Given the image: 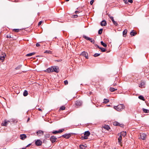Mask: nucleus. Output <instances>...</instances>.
Instances as JSON below:
<instances>
[{"label":"nucleus","mask_w":149,"mask_h":149,"mask_svg":"<svg viewBox=\"0 0 149 149\" xmlns=\"http://www.w3.org/2000/svg\"><path fill=\"white\" fill-rule=\"evenodd\" d=\"M19 29H14L13 31L16 32H18L19 31Z\"/></svg>","instance_id":"obj_42"},{"label":"nucleus","mask_w":149,"mask_h":149,"mask_svg":"<svg viewBox=\"0 0 149 149\" xmlns=\"http://www.w3.org/2000/svg\"><path fill=\"white\" fill-rule=\"evenodd\" d=\"M72 45H74V46H75V45H74V44H75V43L74 42V43H73V42H72Z\"/></svg>","instance_id":"obj_61"},{"label":"nucleus","mask_w":149,"mask_h":149,"mask_svg":"<svg viewBox=\"0 0 149 149\" xmlns=\"http://www.w3.org/2000/svg\"><path fill=\"white\" fill-rule=\"evenodd\" d=\"M113 124L116 126H120V124L117 122L115 121L113 123Z\"/></svg>","instance_id":"obj_22"},{"label":"nucleus","mask_w":149,"mask_h":149,"mask_svg":"<svg viewBox=\"0 0 149 149\" xmlns=\"http://www.w3.org/2000/svg\"><path fill=\"white\" fill-rule=\"evenodd\" d=\"M26 147H25V148H23L22 149H26Z\"/></svg>","instance_id":"obj_63"},{"label":"nucleus","mask_w":149,"mask_h":149,"mask_svg":"<svg viewBox=\"0 0 149 149\" xmlns=\"http://www.w3.org/2000/svg\"><path fill=\"white\" fill-rule=\"evenodd\" d=\"M31 143H30V144H29L28 145H27V146L26 147H26H28L29 146H30L31 145Z\"/></svg>","instance_id":"obj_56"},{"label":"nucleus","mask_w":149,"mask_h":149,"mask_svg":"<svg viewBox=\"0 0 149 149\" xmlns=\"http://www.w3.org/2000/svg\"><path fill=\"white\" fill-rule=\"evenodd\" d=\"M65 130L64 129H59L58 130H54L52 132V133L53 134H56L58 133H61L63 132Z\"/></svg>","instance_id":"obj_6"},{"label":"nucleus","mask_w":149,"mask_h":149,"mask_svg":"<svg viewBox=\"0 0 149 149\" xmlns=\"http://www.w3.org/2000/svg\"><path fill=\"white\" fill-rule=\"evenodd\" d=\"M139 99L143 100V101L145 100L144 97L142 95H140L138 97Z\"/></svg>","instance_id":"obj_34"},{"label":"nucleus","mask_w":149,"mask_h":149,"mask_svg":"<svg viewBox=\"0 0 149 149\" xmlns=\"http://www.w3.org/2000/svg\"><path fill=\"white\" fill-rule=\"evenodd\" d=\"M43 131L41 130L38 131L36 132L37 135L38 136H41L43 135Z\"/></svg>","instance_id":"obj_13"},{"label":"nucleus","mask_w":149,"mask_h":149,"mask_svg":"<svg viewBox=\"0 0 149 149\" xmlns=\"http://www.w3.org/2000/svg\"><path fill=\"white\" fill-rule=\"evenodd\" d=\"M117 90V89H115L113 88L110 87L109 89V90L111 92H114Z\"/></svg>","instance_id":"obj_27"},{"label":"nucleus","mask_w":149,"mask_h":149,"mask_svg":"<svg viewBox=\"0 0 149 149\" xmlns=\"http://www.w3.org/2000/svg\"><path fill=\"white\" fill-rule=\"evenodd\" d=\"M113 108L117 111H120L125 108V106L123 104H120L117 106H114Z\"/></svg>","instance_id":"obj_1"},{"label":"nucleus","mask_w":149,"mask_h":149,"mask_svg":"<svg viewBox=\"0 0 149 149\" xmlns=\"http://www.w3.org/2000/svg\"><path fill=\"white\" fill-rule=\"evenodd\" d=\"M61 136L66 139H69L71 136V134H65L62 135Z\"/></svg>","instance_id":"obj_12"},{"label":"nucleus","mask_w":149,"mask_h":149,"mask_svg":"<svg viewBox=\"0 0 149 149\" xmlns=\"http://www.w3.org/2000/svg\"><path fill=\"white\" fill-rule=\"evenodd\" d=\"M22 66L21 65H19L15 68V69L16 70H19L21 68Z\"/></svg>","instance_id":"obj_41"},{"label":"nucleus","mask_w":149,"mask_h":149,"mask_svg":"<svg viewBox=\"0 0 149 149\" xmlns=\"http://www.w3.org/2000/svg\"><path fill=\"white\" fill-rule=\"evenodd\" d=\"M53 68H54V70H53L54 72H55L56 73H58L59 72V70L58 67L54 66V67H53Z\"/></svg>","instance_id":"obj_17"},{"label":"nucleus","mask_w":149,"mask_h":149,"mask_svg":"<svg viewBox=\"0 0 149 149\" xmlns=\"http://www.w3.org/2000/svg\"><path fill=\"white\" fill-rule=\"evenodd\" d=\"M56 139L57 138L54 136H52L50 138V140L52 143L55 142L56 141Z\"/></svg>","instance_id":"obj_11"},{"label":"nucleus","mask_w":149,"mask_h":149,"mask_svg":"<svg viewBox=\"0 0 149 149\" xmlns=\"http://www.w3.org/2000/svg\"><path fill=\"white\" fill-rule=\"evenodd\" d=\"M146 138V135L144 133L141 134L140 136L139 137V139H142L143 140H145Z\"/></svg>","instance_id":"obj_5"},{"label":"nucleus","mask_w":149,"mask_h":149,"mask_svg":"<svg viewBox=\"0 0 149 149\" xmlns=\"http://www.w3.org/2000/svg\"><path fill=\"white\" fill-rule=\"evenodd\" d=\"M116 83H114L113 84V86H116Z\"/></svg>","instance_id":"obj_58"},{"label":"nucleus","mask_w":149,"mask_h":149,"mask_svg":"<svg viewBox=\"0 0 149 149\" xmlns=\"http://www.w3.org/2000/svg\"><path fill=\"white\" fill-rule=\"evenodd\" d=\"M136 34V33L134 32L133 31H132L130 33V35L132 36H135Z\"/></svg>","instance_id":"obj_25"},{"label":"nucleus","mask_w":149,"mask_h":149,"mask_svg":"<svg viewBox=\"0 0 149 149\" xmlns=\"http://www.w3.org/2000/svg\"><path fill=\"white\" fill-rule=\"evenodd\" d=\"M100 55V54L95 53L93 56L95 57H97Z\"/></svg>","instance_id":"obj_44"},{"label":"nucleus","mask_w":149,"mask_h":149,"mask_svg":"<svg viewBox=\"0 0 149 149\" xmlns=\"http://www.w3.org/2000/svg\"><path fill=\"white\" fill-rule=\"evenodd\" d=\"M2 56H1V60H4V59L5 57V56H6V54L2 52Z\"/></svg>","instance_id":"obj_20"},{"label":"nucleus","mask_w":149,"mask_h":149,"mask_svg":"<svg viewBox=\"0 0 149 149\" xmlns=\"http://www.w3.org/2000/svg\"><path fill=\"white\" fill-rule=\"evenodd\" d=\"M2 56H1V60H4V59L5 57V56H6V54L2 52Z\"/></svg>","instance_id":"obj_21"},{"label":"nucleus","mask_w":149,"mask_h":149,"mask_svg":"<svg viewBox=\"0 0 149 149\" xmlns=\"http://www.w3.org/2000/svg\"><path fill=\"white\" fill-rule=\"evenodd\" d=\"M86 146H85L83 145H80L79 146V148L80 149H85L84 147L86 148Z\"/></svg>","instance_id":"obj_28"},{"label":"nucleus","mask_w":149,"mask_h":149,"mask_svg":"<svg viewBox=\"0 0 149 149\" xmlns=\"http://www.w3.org/2000/svg\"><path fill=\"white\" fill-rule=\"evenodd\" d=\"M144 83L143 82H141L140 84V85L139 86V87H140L141 86L142 87V86L144 85Z\"/></svg>","instance_id":"obj_47"},{"label":"nucleus","mask_w":149,"mask_h":149,"mask_svg":"<svg viewBox=\"0 0 149 149\" xmlns=\"http://www.w3.org/2000/svg\"><path fill=\"white\" fill-rule=\"evenodd\" d=\"M54 70V68H53V67H52L51 68H48L45 71L48 72V73H50L51 72H54V71L53 70Z\"/></svg>","instance_id":"obj_9"},{"label":"nucleus","mask_w":149,"mask_h":149,"mask_svg":"<svg viewBox=\"0 0 149 149\" xmlns=\"http://www.w3.org/2000/svg\"><path fill=\"white\" fill-rule=\"evenodd\" d=\"M98 48H99L102 52H109L111 51V50L109 49L108 50V47H98Z\"/></svg>","instance_id":"obj_4"},{"label":"nucleus","mask_w":149,"mask_h":149,"mask_svg":"<svg viewBox=\"0 0 149 149\" xmlns=\"http://www.w3.org/2000/svg\"><path fill=\"white\" fill-rule=\"evenodd\" d=\"M94 2V0H92L90 2V4L91 5H93Z\"/></svg>","instance_id":"obj_48"},{"label":"nucleus","mask_w":149,"mask_h":149,"mask_svg":"<svg viewBox=\"0 0 149 149\" xmlns=\"http://www.w3.org/2000/svg\"><path fill=\"white\" fill-rule=\"evenodd\" d=\"M42 22V21H40L39 22L38 24V26H39L41 24Z\"/></svg>","instance_id":"obj_49"},{"label":"nucleus","mask_w":149,"mask_h":149,"mask_svg":"<svg viewBox=\"0 0 149 149\" xmlns=\"http://www.w3.org/2000/svg\"><path fill=\"white\" fill-rule=\"evenodd\" d=\"M122 137L121 136V135H120V136H119L118 139V144L119 145H120L121 146H122Z\"/></svg>","instance_id":"obj_14"},{"label":"nucleus","mask_w":149,"mask_h":149,"mask_svg":"<svg viewBox=\"0 0 149 149\" xmlns=\"http://www.w3.org/2000/svg\"><path fill=\"white\" fill-rule=\"evenodd\" d=\"M36 47H39L41 46V44L40 43H37L36 44Z\"/></svg>","instance_id":"obj_46"},{"label":"nucleus","mask_w":149,"mask_h":149,"mask_svg":"<svg viewBox=\"0 0 149 149\" xmlns=\"http://www.w3.org/2000/svg\"><path fill=\"white\" fill-rule=\"evenodd\" d=\"M42 141H40V140H37L36 142H35V144L36 145L39 146H41L42 144Z\"/></svg>","instance_id":"obj_8"},{"label":"nucleus","mask_w":149,"mask_h":149,"mask_svg":"<svg viewBox=\"0 0 149 149\" xmlns=\"http://www.w3.org/2000/svg\"><path fill=\"white\" fill-rule=\"evenodd\" d=\"M28 94V92L26 90H25L23 93V95L24 96H26Z\"/></svg>","instance_id":"obj_31"},{"label":"nucleus","mask_w":149,"mask_h":149,"mask_svg":"<svg viewBox=\"0 0 149 149\" xmlns=\"http://www.w3.org/2000/svg\"><path fill=\"white\" fill-rule=\"evenodd\" d=\"M64 84L65 85H67L68 84V81L67 80H65L64 81Z\"/></svg>","instance_id":"obj_45"},{"label":"nucleus","mask_w":149,"mask_h":149,"mask_svg":"<svg viewBox=\"0 0 149 149\" xmlns=\"http://www.w3.org/2000/svg\"><path fill=\"white\" fill-rule=\"evenodd\" d=\"M94 44L95 45V47H99V46L98 45H97V44H95V43Z\"/></svg>","instance_id":"obj_55"},{"label":"nucleus","mask_w":149,"mask_h":149,"mask_svg":"<svg viewBox=\"0 0 149 149\" xmlns=\"http://www.w3.org/2000/svg\"><path fill=\"white\" fill-rule=\"evenodd\" d=\"M35 52H32L30 53L27 54L26 55V56H30L35 54Z\"/></svg>","instance_id":"obj_24"},{"label":"nucleus","mask_w":149,"mask_h":149,"mask_svg":"<svg viewBox=\"0 0 149 149\" xmlns=\"http://www.w3.org/2000/svg\"><path fill=\"white\" fill-rule=\"evenodd\" d=\"M7 38H11V36H7Z\"/></svg>","instance_id":"obj_59"},{"label":"nucleus","mask_w":149,"mask_h":149,"mask_svg":"<svg viewBox=\"0 0 149 149\" xmlns=\"http://www.w3.org/2000/svg\"><path fill=\"white\" fill-rule=\"evenodd\" d=\"M81 55H82L83 56L85 57V58L86 59L88 58V53L85 51H84L82 52V53L81 54Z\"/></svg>","instance_id":"obj_10"},{"label":"nucleus","mask_w":149,"mask_h":149,"mask_svg":"<svg viewBox=\"0 0 149 149\" xmlns=\"http://www.w3.org/2000/svg\"><path fill=\"white\" fill-rule=\"evenodd\" d=\"M90 134V132L88 131H86L84 133V135L86 136V137H87V136H89Z\"/></svg>","instance_id":"obj_19"},{"label":"nucleus","mask_w":149,"mask_h":149,"mask_svg":"<svg viewBox=\"0 0 149 149\" xmlns=\"http://www.w3.org/2000/svg\"><path fill=\"white\" fill-rule=\"evenodd\" d=\"M50 134H46L45 135V137L46 139L50 137Z\"/></svg>","instance_id":"obj_37"},{"label":"nucleus","mask_w":149,"mask_h":149,"mask_svg":"<svg viewBox=\"0 0 149 149\" xmlns=\"http://www.w3.org/2000/svg\"><path fill=\"white\" fill-rule=\"evenodd\" d=\"M100 25L102 26H105L107 25L106 21L105 20H102L100 23Z\"/></svg>","instance_id":"obj_15"},{"label":"nucleus","mask_w":149,"mask_h":149,"mask_svg":"<svg viewBox=\"0 0 149 149\" xmlns=\"http://www.w3.org/2000/svg\"><path fill=\"white\" fill-rule=\"evenodd\" d=\"M123 125H122V124H120V127H123Z\"/></svg>","instance_id":"obj_62"},{"label":"nucleus","mask_w":149,"mask_h":149,"mask_svg":"<svg viewBox=\"0 0 149 149\" xmlns=\"http://www.w3.org/2000/svg\"><path fill=\"white\" fill-rule=\"evenodd\" d=\"M38 109V110L39 111H42V110L40 108H39Z\"/></svg>","instance_id":"obj_54"},{"label":"nucleus","mask_w":149,"mask_h":149,"mask_svg":"<svg viewBox=\"0 0 149 149\" xmlns=\"http://www.w3.org/2000/svg\"><path fill=\"white\" fill-rule=\"evenodd\" d=\"M81 139L82 140L86 139H88V137H86V136L84 135L83 136L82 135L81 136Z\"/></svg>","instance_id":"obj_30"},{"label":"nucleus","mask_w":149,"mask_h":149,"mask_svg":"<svg viewBox=\"0 0 149 149\" xmlns=\"http://www.w3.org/2000/svg\"><path fill=\"white\" fill-rule=\"evenodd\" d=\"M29 120H30V118L29 117H28L27 119V122H28Z\"/></svg>","instance_id":"obj_57"},{"label":"nucleus","mask_w":149,"mask_h":149,"mask_svg":"<svg viewBox=\"0 0 149 149\" xmlns=\"http://www.w3.org/2000/svg\"><path fill=\"white\" fill-rule=\"evenodd\" d=\"M92 93V92H90V94H91V93Z\"/></svg>","instance_id":"obj_64"},{"label":"nucleus","mask_w":149,"mask_h":149,"mask_svg":"<svg viewBox=\"0 0 149 149\" xmlns=\"http://www.w3.org/2000/svg\"><path fill=\"white\" fill-rule=\"evenodd\" d=\"M127 32V30L126 29H125L123 31V35L124 37H125L126 36Z\"/></svg>","instance_id":"obj_29"},{"label":"nucleus","mask_w":149,"mask_h":149,"mask_svg":"<svg viewBox=\"0 0 149 149\" xmlns=\"http://www.w3.org/2000/svg\"><path fill=\"white\" fill-rule=\"evenodd\" d=\"M65 106H62L59 109L60 110H63L65 109Z\"/></svg>","instance_id":"obj_38"},{"label":"nucleus","mask_w":149,"mask_h":149,"mask_svg":"<svg viewBox=\"0 0 149 149\" xmlns=\"http://www.w3.org/2000/svg\"><path fill=\"white\" fill-rule=\"evenodd\" d=\"M82 104L81 101L77 100L75 102V107L77 108H78L82 105Z\"/></svg>","instance_id":"obj_2"},{"label":"nucleus","mask_w":149,"mask_h":149,"mask_svg":"<svg viewBox=\"0 0 149 149\" xmlns=\"http://www.w3.org/2000/svg\"><path fill=\"white\" fill-rule=\"evenodd\" d=\"M44 53L48 54H52V51L50 50H46L44 52Z\"/></svg>","instance_id":"obj_33"},{"label":"nucleus","mask_w":149,"mask_h":149,"mask_svg":"<svg viewBox=\"0 0 149 149\" xmlns=\"http://www.w3.org/2000/svg\"><path fill=\"white\" fill-rule=\"evenodd\" d=\"M78 17V15H73V17L74 18H77Z\"/></svg>","instance_id":"obj_50"},{"label":"nucleus","mask_w":149,"mask_h":149,"mask_svg":"<svg viewBox=\"0 0 149 149\" xmlns=\"http://www.w3.org/2000/svg\"><path fill=\"white\" fill-rule=\"evenodd\" d=\"M103 29H100L98 31V33L99 34H101L102 33Z\"/></svg>","instance_id":"obj_39"},{"label":"nucleus","mask_w":149,"mask_h":149,"mask_svg":"<svg viewBox=\"0 0 149 149\" xmlns=\"http://www.w3.org/2000/svg\"><path fill=\"white\" fill-rule=\"evenodd\" d=\"M56 61H57V62H59L61 61V60H56Z\"/></svg>","instance_id":"obj_60"},{"label":"nucleus","mask_w":149,"mask_h":149,"mask_svg":"<svg viewBox=\"0 0 149 149\" xmlns=\"http://www.w3.org/2000/svg\"><path fill=\"white\" fill-rule=\"evenodd\" d=\"M9 122V121H7L6 120H4L3 122L1 123V125L6 127L7 126V125L8 124V123Z\"/></svg>","instance_id":"obj_7"},{"label":"nucleus","mask_w":149,"mask_h":149,"mask_svg":"<svg viewBox=\"0 0 149 149\" xmlns=\"http://www.w3.org/2000/svg\"><path fill=\"white\" fill-rule=\"evenodd\" d=\"M101 45L103 46V47H107V45L104 43L103 41H101L100 42Z\"/></svg>","instance_id":"obj_35"},{"label":"nucleus","mask_w":149,"mask_h":149,"mask_svg":"<svg viewBox=\"0 0 149 149\" xmlns=\"http://www.w3.org/2000/svg\"><path fill=\"white\" fill-rule=\"evenodd\" d=\"M108 15L109 18L111 19L112 21H113V20H114L113 19V17L111 16L110 15Z\"/></svg>","instance_id":"obj_43"},{"label":"nucleus","mask_w":149,"mask_h":149,"mask_svg":"<svg viewBox=\"0 0 149 149\" xmlns=\"http://www.w3.org/2000/svg\"><path fill=\"white\" fill-rule=\"evenodd\" d=\"M83 37L85 39L87 40L90 41L91 43L93 44H94L95 40L94 39H93L92 38L88 37L87 36H86L85 35H84L83 36Z\"/></svg>","instance_id":"obj_3"},{"label":"nucleus","mask_w":149,"mask_h":149,"mask_svg":"<svg viewBox=\"0 0 149 149\" xmlns=\"http://www.w3.org/2000/svg\"><path fill=\"white\" fill-rule=\"evenodd\" d=\"M79 13V12L78 11H76L75 12V13L76 14H77Z\"/></svg>","instance_id":"obj_53"},{"label":"nucleus","mask_w":149,"mask_h":149,"mask_svg":"<svg viewBox=\"0 0 149 149\" xmlns=\"http://www.w3.org/2000/svg\"><path fill=\"white\" fill-rule=\"evenodd\" d=\"M103 127L105 129H106L107 130H109V129H110V127L108 125H105L103 126Z\"/></svg>","instance_id":"obj_23"},{"label":"nucleus","mask_w":149,"mask_h":149,"mask_svg":"<svg viewBox=\"0 0 149 149\" xmlns=\"http://www.w3.org/2000/svg\"><path fill=\"white\" fill-rule=\"evenodd\" d=\"M20 137L21 139L24 140L26 138V136L25 134H22L20 135Z\"/></svg>","instance_id":"obj_16"},{"label":"nucleus","mask_w":149,"mask_h":149,"mask_svg":"<svg viewBox=\"0 0 149 149\" xmlns=\"http://www.w3.org/2000/svg\"><path fill=\"white\" fill-rule=\"evenodd\" d=\"M109 100L106 99H104V100L103 103H107L109 102Z\"/></svg>","instance_id":"obj_36"},{"label":"nucleus","mask_w":149,"mask_h":149,"mask_svg":"<svg viewBox=\"0 0 149 149\" xmlns=\"http://www.w3.org/2000/svg\"><path fill=\"white\" fill-rule=\"evenodd\" d=\"M128 1L131 3H132L133 2L132 0H128Z\"/></svg>","instance_id":"obj_51"},{"label":"nucleus","mask_w":149,"mask_h":149,"mask_svg":"<svg viewBox=\"0 0 149 149\" xmlns=\"http://www.w3.org/2000/svg\"><path fill=\"white\" fill-rule=\"evenodd\" d=\"M112 22L113 24L114 25H115L116 26H118V24L114 20H113L112 21Z\"/></svg>","instance_id":"obj_40"},{"label":"nucleus","mask_w":149,"mask_h":149,"mask_svg":"<svg viewBox=\"0 0 149 149\" xmlns=\"http://www.w3.org/2000/svg\"><path fill=\"white\" fill-rule=\"evenodd\" d=\"M40 43L41 44V46H49V45L47 43H46V42H45L44 41L42 42H40Z\"/></svg>","instance_id":"obj_18"},{"label":"nucleus","mask_w":149,"mask_h":149,"mask_svg":"<svg viewBox=\"0 0 149 149\" xmlns=\"http://www.w3.org/2000/svg\"><path fill=\"white\" fill-rule=\"evenodd\" d=\"M126 134L127 133L126 132L123 131L121 132V133L120 135H121V136L122 135L124 137H125Z\"/></svg>","instance_id":"obj_26"},{"label":"nucleus","mask_w":149,"mask_h":149,"mask_svg":"<svg viewBox=\"0 0 149 149\" xmlns=\"http://www.w3.org/2000/svg\"><path fill=\"white\" fill-rule=\"evenodd\" d=\"M142 110L145 113H148L149 112V110L147 109L143 108Z\"/></svg>","instance_id":"obj_32"},{"label":"nucleus","mask_w":149,"mask_h":149,"mask_svg":"<svg viewBox=\"0 0 149 149\" xmlns=\"http://www.w3.org/2000/svg\"><path fill=\"white\" fill-rule=\"evenodd\" d=\"M124 1L125 3H128L127 1V0H123Z\"/></svg>","instance_id":"obj_52"}]
</instances>
